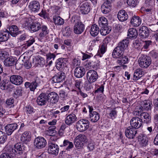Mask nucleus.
I'll return each mask as SVG.
<instances>
[{
    "label": "nucleus",
    "mask_w": 158,
    "mask_h": 158,
    "mask_svg": "<svg viewBox=\"0 0 158 158\" xmlns=\"http://www.w3.org/2000/svg\"><path fill=\"white\" fill-rule=\"evenodd\" d=\"M14 149L10 146H7L5 147V150H6L10 156L13 157L15 156L16 155L19 154L21 155L23 153V146L20 143H18L14 146Z\"/></svg>",
    "instance_id": "1"
},
{
    "label": "nucleus",
    "mask_w": 158,
    "mask_h": 158,
    "mask_svg": "<svg viewBox=\"0 0 158 158\" xmlns=\"http://www.w3.org/2000/svg\"><path fill=\"white\" fill-rule=\"evenodd\" d=\"M71 21L73 23L75 22L73 27V31L75 33L80 34L84 31L85 30L84 25L80 20H77L76 17H72Z\"/></svg>",
    "instance_id": "2"
},
{
    "label": "nucleus",
    "mask_w": 158,
    "mask_h": 158,
    "mask_svg": "<svg viewBox=\"0 0 158 158\" xmlns=\"http://www.w3.org/2000/svg\"><path fill=\"white\" fill-rule=\"evenodd\" d=\"M89 122L85 119H81L78 121L76 123L77 130L82 132L87 129L89 127Z\"/></svg>",
    "instance_id": "3"
},
{
    "label": "nucleus",
    "mask_w": 158,
    "mask_h": 158,
    "mask_svg": "<svg viewBox=\"0 0 158 158\" xmlns=\"http://www.w3.org/2000/svg\"><path fill=\"white\" fill-rule=\"evenodd\" d=\"M139 66L143 68H147L151 64V58L147 56L142 55L139 58Z\"/></svg>",
    "instance_id": "4"
},
{
    "label": "nucleus",
    "mask_w": 158,
    "mask_h": 158,
    "mask_svg": "<svg viewBox=\"0 0 158 158\" xmlns=\"http://www.w3.org/2000/svg\"><path fill=\"white\" fill-rule=\"evenodd\" d=\"M86 78L88 82V85H90L91 83L96 81L98 79L97 73L94 70H89L86 74Z\"/></svg>",
    "instance_id": "5"
},
{
    "label": "nucleus",
    "mask_w": 158,
    "mask_h": 158,
    "mask_svg": "<svg viewBox=\"0 0 158 158\" xmlns=\"http://www.w3.org/2000/svg\"><path fill=\"white\" fill-rule=\"evenodd\" d=\"M47 144L46 139L43 137H38L34 140V145L36 148L40 149L44 148Z\"/></svg>",
    "instance_id": "6"
},
{
    "label": "nucleus",
    "mask_w": 158,
    "mask_h": 158,
    "mask_svg": "<svg viewBox=\"0 0 158 158\" xmlns=\"http://www.w3.org/2000/svg\"><path fill=\"white\" fill-rule=\"evenodd\" d=\"M130 124L131 127L135 129L140 128L142 124V119L139 117H133L130 121Z\"/></svg>",
    "instance_id": "7"
},
{
    "label": "nucleus",
    "mask_w": 158,
    "mask_h": 158,
    "mask_svg": "<svg viewBox=\"0 0 158 158\" xmlns=\"http://www.w3.org/2000/svg\"><path fill=\"white\" fill-rule=\"evenodd\" d=\"M48 144V151L49 153L55 156L57 155L59 151V148L58 145L51 142H49Z\"/></svg>",
    "instance_id": "8"
},
{
    "label": "nucleus",
    "mask_w": 158,
    "mask_h": 158,
    "mask_svg": "<svg viewBox=\"0 0 158 158\" xmlns=\"http://www.w3.org/2000/svg\"><path fill=\"white\" fill-rule=\"evenodd\" d=\"M65 78V73L63 72H59L52 77V80L54 83H59L63 82Z\"/></svg>",
    "instance_id": "9"
},
{
    "label": "nucleus",
    "mask_w": 158,
    "mask_h": 158,
    "mask_svg": "<svg viewBox=\"0 0 158 158\" xmlns=\"http://www.w3.org/2000/svg\"><path fill=\"white\" fill-rule=\"evenodd\" d=\"M28 6L31 12L36 13L39 10L40 5L38 1L34 0L29 3Z\"/></svg>",
    "instance_id": "10"
},
{
    "label": "nucleus",
    "mask_w": 158,
    "mask_h": 158,
    "mask_svg": "<svg viewBox=\"0 0 158 158\" xmlns=\"http://www.w3.org/2000/svg\"><path fill=\"white\" fill-rule=\"evenodd\" d=\"M47 98V95L46 94L43 93L40 94L36 100L37 104L40 106L46 105L48 101Z\"/></svg>",
    "instance_id": "11"
},
{
    "label": "nucleus",
    "mask_w": 158,
    "mask_h": 158,
    "mask_svg": "<svg viewBox=\"0 0 158 158\" xmlns=\"http://www.w3.org/2000/svg\"><path fill=\"white\" fill-rule=\"evenodd\" d=\"M90 6L88 2L81 4L79 7L80 12L83 14H88L90 11Z\"/></svg>",
    "instance_id": "12"
},
{
    "label": "nucleus",
    "mask_w": 158,
    "mask_h": 158,
    "mask_svg": "<svg viewBox=\"0 0 158 158\" xmlns=\"http://www.w3.org/2000/svg\"><path fill=\"white\" fill-rule=\"evenodd\" d=\"M137 133V131L132 127H129L127 128L125 131L127 137L130 139H133Z\"/></svg>",
    "instance_id": "13"
},
{
    "label": "nucleus",
    "mask_w": 158,
    "mask_h": 158,
    "mask_svg": "<svg viewBox=\"0 0 158 158\" xmlns=\"http://www.w3.org/2000/svg\"><path fill=\"white\" fill-rule=\"evenodd\" d=\"M111 10V2L109 0H106L101 6V10L104 14L108 13Z\"/></svg>",
    "instance_id": "14"
},
{
    "label": "nucleus",
    "mask_w": 158,
    "mask_h": 158,
    "mask_svg": "<svg viewBox=\"0 0 158 158\" xmlns=\"http://www.w3.org/2000/svg\"><path fill=\"white\" fill-rule=\"evenodd\" d=\"M10 81L12 84L16 85H21L23 82L22 78L18 75L11 76L10 77Z\"/></svg>",
    "instance_id": "15"
},
{
    "label": "nucleus",
    "mask_w": 158,
    "mask_h": 158,
    "mask_svg": "<svg viewBox=\"0 0 158 158\" xmlns=\"http://www.w3.org/2000/svg\"><path fill=\"white\" fill-rule=\"evenodd\" d=\"M48 100L52 103H56L58 102L59 97L57 93L54 92H52L47 95Z\"/></svg>",
    "instance_id": "16"
},
{
    "label": "nucleus",
    "mask_w": 158,
    "mask_h": 158,
    "mask_svg": "<svg viewBox=\"0 0 158 158\" xmlns=\"http://www.w3.org/2000/svg\"><path fill=\"white\" fill-rule=\"evenodd\" d=\"M149 31L145 26H143L139 30V35L142 38L148 37L149 34Z\"/></svg>",
    "instance_id": "17"
},
{
    "label": "nucleus",
    "mask_w": 158,
    "mask_h": 158,
    "mask_svg": "<svg viewBox=\"0 0 158 158\" xmlns=\"http://www.w3.org/2000/svg\"><path fill=\"white\" fill-rule=\"evenodd\" d=\"M17 127L18 125L16 123L7 125L5 128L6 134L8 135H11L13 132L17 129Z\"/></svg>",
    "instance_id": "18"
},
{
    "label": "nucleus",
    "mask_w": 158,
    "mask_h": 158,
    "mask_svg": "<svg viewBox=\"0 0 158 158\" xmlns=\"http://www.w3.org/2000/svg\"><path fill=\"white\" fill-rule=\"evenodd\" d=\"M85 73V69L82 66H78L76 68L74 72V76L78 78L82 77Z\"/></svg>",
    "instance_id": "19"
},
{
    "label": "nucleus",
    "mask_w": 158,
    "mask_h": 158,
    "mask_svg": "<svg viewBox=\"0 0 158 158\" xmlns=\"http://www.w3.org/2000/svg\"><path fill=\"white\" fill-rule=\"evenodd\" d=\"M77 119V118L74 114H71L68 115L65 118V123L67 125H70L75 123Z\"/></svg>",
    "instance_id": "20"
},
{
    "label": "nucleus",
    "mask_w": 158,
    "mask_h": 158,
    "mask_svg": "<svg viewBox=\"0 0 158 158\" xmlns=\"http://www.w3.org/2000/svg\"><path fill=\"white\" fill-rule=\"evenodd\" d=\"M124 53V50L118 45L113 50L112 55L114 58H116L118 57V56L123 55Z\"/></svg>",
    "instance_id": "21"
},
{
    "label": "nucleus",
    "mask_w": 158,
    "mask_h": 158,
    "mask_svg": "<svg viewBox=\"0 0 158 158\" xmlns=\"http://www.w3.org/2000/svg\"><path fill=\"white\" fill-rule=\"evenodd\" d=\"M10 34L13 37H16L18 34H21V31H19V28L15 25H12L9 27Z\"/></svg>",
    "instance_id": "22"
},
{
    "label": "nucleus",
    "mask_w": 158,
    "mask_h": 158,
    "mask_svg": "<svg viewBox=\"0 0 158 158\" xmlns=\"http://www.w3.org/2000/svg\"><path fill=\"white\" fill-rule=\"evenodd\" d=\"M116 58H118L117 62L119 65H123L127 64L129 62L128 57L124 54Z\"/></svg>",
    "instance_id": "23"
},
{
    "label": "nucleus",
    "mask_w": 158,
    "mask_h": 158,
    "mask_svg": "<svg viewBox=\"0 0 158 158\" xmlns=\"http://www.w3.org/2000/svg\"><path fill=\"white\" fill-rule=\"evenodd\" d=\"M66 59L65 58H60L58 59L56 61V67L57 69L60 70L63 69L66 65L65 62Z\"/></svg>",
    "instance_id": "24"
},
{
    "label": "nucleus",
    "mask_w": 158,
    "mask_h": 158,
    "mask_svg": "<svg viewBox=\"0 0 158 158\" xmlns=\"http://www.w3.org/2000/svg\"><path fill=\"white\" fill-rule=\"evenodd\" d=\"M144 74V71L142 69H136L134 74L133 80L136 81L139 79Z\"/></svg>",
    "instance_id": "25"
},
{
    "label": "nucleus",
    "mask_w": 158,
    "mask_h": 158,
    "mask_svg": "<svg viewBox=\"0 0 158 158\" xmlns=\"http://www.w3.org/2000/svg\"><path fill=\"white\" fill-rule=\"evenodd\" d=\"M117 17L119 20L121 22L124 21L128 18L127 13L124 10H120L118 12Z\"/></svg>",
    "instance_id": "26"
},
{
    "label": "nucleus",
    "mask_w": 158,
    "mask_h": 158,
    "mask_svg": "<svg viewBox=\"0 0 158 158\" xmlns=\"http://www.w3.org/2000/svg\"><path fill=\"white\" fill-rule=\"evenodd\" d=\"M41 31L39 34L38 36L40 39H43L44 37L47 36L49 32V30L47 27L45 25L41 26Z\"/></svg>",
    "instance_id": "27"
},
{
    "label": "nucleus",
    "mask_w": 158,
    "mask_h": 158,
    "mask_svg": "<svg viewBox=\"0 0 158 158\" xmlns=\"http://www.w3.org/2000/svg\"><path fill=\"white\" fill-rule=\"evenodd\" d=\"M89 120L92 123L97 122L100 118V115L96 111H93L89 114Z\"/></svg>",
    "instance_id": "28"
},
{
    "label": "nucleus",
    "mask_w": 158,
    "mask_h": 158,
    "mask_svg": "<svg viewBox=\"0 0 158 158\" xmlns=\"http://www.w3.org/2000/svg\"><path fill=\"white\" fill-rule=\"evenodd\" d=\"M131 23L133 26L138 27L141 23V19L139 17L134 15L131 19Z\"/></svg>",
    "instance_id": "29"
},
{
    "label": "nucleus",
    "mask_w": 158,
    "mask_h": 158,
    "mask_svg": "<svg viewBox=\"0 0 158 158\" xmlns=\"http://www.w3.org/2000/svg\"><path fill=\"white\" fill-rule=\"evenodd\" d=\"M138 140L142 147H145L148 144L147 138L144 135L141 134L139 135L138 137Z\"/></svg>",
    "instance_id": "30"
},
{
    "label": "nucleus",
    "mask_w": 158,
    "mask_h": 158,
    "mask_svg": "<svg viewBox=\"0 0 158 158\" xmlns=\"http://www.w3.org/2000/svg\"><path fill=\"white\" fill-rule=\"evenodd\" d=\"M56 55L54 53L48 52L46 54V61L48 64L50 65L54 61Z\"/></svg>",
    "instance_id": "31"
},
{
    "label": "nucleus",
    "mask_w": 158,
    "mask_h": 158,
    "mask_svg": "<svg viewBox=\"0 0 158 158\" xmlns=\"http://www.w3.org/2000/svg\"><path fill=\"white\" fill-rule=\"evenodd\" d=\"M20 139L23 143L29 141L31 139V134L29 131H26L22 134Z\"/></svg>",
    "instance_id": "32"
},
{
    "label": "nucleus",
    "mask_w": 158,
    "mask_h": 158,
    "mask_svg": "<svg viewBox=\"0 0 158 158\" xmlns=\"http://www.w3.org/2000/svg\"><path fill=\"white\" fill-rule=\"evenodd\" d=\"M10 36L8 31H0V42H5L8 40Z\"/></svg>",
    "instance_id": "33"
},
{
    "label": "nucleus",
    "mask_w": 158,
    "mask_h": 158,
    "mask_svg": "<svg viewBox=\"0 0 158 158\" xmlns=\"http://www.w3.org/2000/svg\"><path fill=\"white\" fill-rule=\"evenodd\" d=\"M107 49V44L106 43H103L100 46L96 56L102 57L105 52Z\"/></svg>",
    "instance_id": "34"
},
{
    "label": "nucleus",
    "mask_w": 158,
    "mask_h": 158,
    "mask_svg": "<svg viewBox=\"0 0 158 158\" xmlns=\"http://www.w3.org/2000/svg\"><path fill=\"white\" fill-rule=\"evenodd\" d=\"M99 31L100 30L98 26L94 24L91 26L90 33L92 36H95L98 34Z\"/></svg>",
    "instance_id": "35"
},
{
    "label": "nucleus",
    "mask_w": 158,
    "mask_h": 158,
    "mask_svg": "<svg viewBox=\"0 0 158 158\" xmlns=\"http://www.w3.org/2000/svg\"><path fill=\"white\" fill-rule=\"evenodd\" d=\"M130 39H135L138 35V32L135 28H131L129 29L127 34Z\"/></svg>",
    "instance_id": "36"
},
{
    "label": "nucleus",
    "mask_w": 158,
    "mask_h": 158,
    "mask_svg": "<svg viewBox=\"0 0 158 158\" xmlns=\"http://www.w3.org/2000/svg\"><path fill=\"white\" fill-rule=\"evenodd\" d=\"M15 60L12 57L7 58L4 61V65L7 66H10L14 65L15 64Z\"/></svg>",
    "instance_id": "37"
},
{
    "label": "nucleus",
    "mask_w": 158,
    "mask_h": 158,
    "mask_svg": "<svg viewBox=\"0 0 158 158\" xmlns=\"http://www.w3.org/2000/svg\"><path fill=\"white\" fill-rule=\"evenodd\" d=\"M37 83L36 81H32L31 83L26 82L25 83V86L27 88H29L31 91H34L36 89L37 86Z\"/></svg>",
    "instance_id": "38"
},
{
    "label": "nucleus",
    "mask_w": 158,
    "mask_h": 158,
    "mask_svg": "<svg viewBox=\"0 0 158 158\" xmlns=\"http://www.w3.org/2000/svg\"><path fill=\"white\" fill-rule=\"evenodd\" d=\"M41 27V25L39 22L33 23L31 25V30L33 32H36L40 30Z\"/></svg>",
    "instance_id": "39"
},
{
    "label": "nucleus",
    "mask_w": 158,
    "mask_h": 158,
    "mask_svg": "<svg viewBox=\"0 0 158 158\" xmlns=\"http://www.w3.org/2000/svg\"><path fill=\"white\" fill-rule=\"evenodd\" d=\"M152 106L151 102L149 101H145L141 104V108H142L143 110H148L151 109Z\"/></svg>",
    "instance_id": "40"
},
{
    "label": "nucleus",
    "mask_w": 158,
    "mask_h": 158,
    "mask_svg": "<svg viewBox=\"0 0 158 158\" xmlns=\"http://www.w3.org/2000/svg\"><path fill=\"white\" fill-rule=\"evenodd\" d=\"M53 20L56 25H61L64 23V20L60 16H54L53 17Z\"/></svg>",
    "instance_id": "41"
},
{
    "label": "nucleus",
    "mask_w": 158,
    "mask_h": 158,
    "mask_svg": "<svg viewBox=\"0 0 158 158\" xmlns=\"http://www.w3.org/2000/svg\"><path fill=\"white\" fill-rule=\"evenodd\" d=\"M98 24L100 27H101L107 26L108 25L107 19L104 17H101L98 20Z\"/></svg>",
    "instance_id": "42"
},
{
    "label": "nucleus",
    "mask_w": 158,
    "mask_h": 158,
    "mask_svg": "<svg viewBox=\"0 0 158 158\" xmlns=\"http://www.w3.org/2000/svg\"><path fill=\"white\" fill-rule=\"evenodd\" d=\"M141 119H144L143 121L144 123H147L150 122L151 121V117L150 116L149 114L147 112H143L142 113V114H141Z\"/></svg>",
    "instance_id": "43"
},
{
    "label": "nucleus",
    "mask_w": 158,
    "mask_h": 158,
    "mask_svg": "<svg viewBox=\"0 0 158 158\" xmlns=\"http://www.w3.org/2000/svg\"><path fill=\"white\" fill-rule=\"evenodd\" d=\"M129 43V40L125 39L119 42L118 44V46L120 47L124 50L127 47Z\"/></svg>",
    "instance_id": "44"
},
{
    "label": "nucleus",
    "mask_w": 158,
    "mask_h": 158,
    "mask_svg": "<svg viewBox=\"0 0 158 158\" xmlns=\"http://www.w3.org/2000/svg\"><path fill=\"white\" fill-rule=\"evenodd\" d=\"M66 147V149L69 151L70 149L73 147V144L72 142L69 141L68 140L64 139L63 141V146ZM62 147V146H61Z\"/></svg>",
    "instance_id": "45"
},
{
    "label": "nucleus",
    "mask_w": 158,
    "mask_h": 158,
    "mask_svg": "<svg viewBox=\"0 0 158 158\" xmlns=\"http://www.w3.org/2000/svg\"><path fill=\"white\" fill-rule=\"evenodd\" d=\"M111 30V29L110 27L107 26L105 27H101L100 32L101 35L105 36L110 32Z\"/></svg>",
    "instance_id": "46"
},
{
    "label": "nucleus",
    "mask_w": 158,
    "mask_h": 158,
    "mask_svg": "<svg viewBox=\"0 0 158 158\" xmlns=\"http://www.w3.org/2000/svg\"><path fill=\"white\" fill-rule=\"evenodd\" d=\"M76 139L84 143H86L87 141L86 137L84 135L80 134L78 135L75 138Z\"/></svg>",
    "instance_id": "47"
},
{
    "label": "nucleus",
    "mask_w": 158,
    "mask_h": 158,
    "mask_svg": "<svg viewBox=\"0 0 158 158\" xmlns=\"http://www.w3.org/2000/svg\"><path fill=\"white\" fill-rule=\"evenodd\" d=\"M7 139V137L4 132L0 130V143H4Z\"/></svg>",
    "instance_id": "48"
},
{
    "label": "nucleus",
    "mask_w": 158,
    "mask_h": 158,
    "mask_svg": "<svg viewBox=\"0 0 158 158\" xmlns=\"http://www.w3.org/2000/svg\"><path fill=\"white\" fill-rule=\"evenodd\" d=\"M75 146L78 149H81L83 146V143L75 138L74 143Z\"/></svg>",
    "instance_id": "49"
},
{
    "label": "nucleus",
    "mask_w": 158,
    "mask_h": 158,
    "mask_svg": "<svg viewBox=\"0 0 158 158\" xmlns=\"http://www.w3.org/2000/svg\"><path fill=\"white\" fill-rule=\"evenodd\" d=\"M25 109V112L27 114H31L34 112V109L31 106H26Z\"/></svg>",
    "instance_id": "50"
},
{
    "label": "nucleus",
    "mask_w": 158,
    "mask_h": 158,
    "mask_svg": "<svg viewBox=\"0 0 158 158\" xmlns=\"http://www.w3.org/2000/svg\"><path fill=\"white\" fill-rule=\"evenodd\" d=\"M127 2L129 5L135 7L137 4L138 2L137 0H127Z\"/></svg>",
    "instance_id": "51"
},
{
    "label": "nucleus",
    "mask_w": 158,
    "mask_h": 158,
    "mask_svg": "<svg viewBox=\"0 0 158 158\" xmlns=\"http://www.w3.org/2000/svg\"><path fill=\"white\" fill-rule=\"evenodd\" d=\"M87 148L89 151H93L95 148V144L93 141H90L88 142Z\"/></svg>",
    "instance_id": "52"
},
{
    "label": "nucleus",
    "mask_w": 158,
    "mask_h": 158,
    "mask_svg": "<svg viewBox=\"0 0 158 158\" xmlns=\"http://www.w3.org/2000/svg\"><path fill=\"white\" fill-rule=\"evenodd\" d=\"M117 114V111L115 109H114L110 111L109 114V115L110 117V118L114 119L116 118Z\"/></svg>",
    "instance_id": "53"
},
{
    "label": "nucleus",
    "mask_w": 158,
    "mask_h": 158,
    "mask_svg": "<svg viewBox=\"0 0 158 158\" xmlns=\"http://www.w3.org/2000/svg\"><path fill=\"white\" fill-rule=\"evenodd\" d=\"M22 93V88L21 87L17 88L14 91L15 94L18 96H21Z\"/></svg>",
    "instance_id": "54"
},
{
    "label": "nucleus",
    "mask_w": 158,
    "mask_h": 158,
    "mask_svg": "<svg viewBox=\"0 0 158 158\" xmlns=\"http://www.w3.org/2000/svg\"><path fill=\"white\" fill-rule=\"evenodd\" d=\"M69 108L70 106L69 105L61 107L60 109V113H67L69 111Z\"/></svg>",
    "instance_id": "55"
},
{
    "label": "nucleus",
    "mask_w": 158,
    "mask_h": 158,
    "mask_svg": "<svg viewBox=\"0 0 158 158\" xmlns=\"http://www.w3.org/2000/svg\"><path fill=\"white\" fill-rule=\"evenodd\" d=\"M144 44L143 48L145 49H147L148 47L152 44V41L151 40H146L143 42Z\"/></svg>",
    "instance_id": "56"
},
{
    "label": "nucleus",
    "mask_w": 158,
    "mask_h": 158,
    "mask_svg": "<svg viewBox=\"0 0 158 158\" xmlns=\"http://www.w3.org/2000/svg\"><path fill=\"white\" fill-rule=\"evenodd\" d=\"M96 40H93L89 42L88 44L89 50H92L94 47L96 45Z\"/></svg>",
    "instance_id": "57"
},
{
    "label": "nucleus",
    "mask_w": 158,
    "mask_h": 158,
    "mask_svg": "<svg viewBox=\"0 0 158 158\" xmlns=\"http://www.w3.org/2000/svg\"><path fill=\"white\" fill-rule=\"evenodd\" d=\"M7 54L6 52L0 51V59L3 60L7 57Z\"/></svg>",
    "instance_id": "58"
},
{
    "label": "nucleus",
    "mask_w": 158,
    "mask_h": 158,
    "mask_svg": "<svg viewBox=\"0 0 158 158\" xmlns=\"http://www.w3.org/2000/svg\"><path fill=\"white\" fill-rule=\"evenodd\" d=\"M38 63L40 65H43L45 64V60L42 57H40L38 59Z\"/></svg>",
    "instance_id": "59"
},
{
    "label": "nucleus",
    "mask_w": 158,
    "mask_h": 158,
    "mask_svg": "<svg viewBox=\"0 0 158 158\" xmlns=\"http://www.w3.org/2000/svg\"><path fill=\"white\" fill-rule=\"evenodd\" d=\"M27 36V35L26 33L23 34L19 37V40L20 41H23L26 39Z\"/></svg>",
    "instance_id": "60"
},
{
    "label": "nucleus",
    "mask_w": 158,
    "mask_h": 158,
    "mask_svg": "<svg viewBox=\"0 0 158 158\" xmlns=\"http://www.w3.org/2000/svg\"><path fill=\"white\" fill-rule=\"evenodd\" d=\"M151 55L155 58H157L158 57V53L157 52L153 50L150 52Z\"/></svg>",
    "instance_id": "61"
},
{
    "label": "nucleus",
    "mask_w": 158,
    "mask_h": 158,
    "mask_svg": "<svg viewBox=\"0 0 158 158\" xmlns=\"http://www.w3.org/2000/svg\"><path fill=\"white\" fill-rule=\"evenodd\" d=\"M104 87L102 85L100 86L99 88H98L97 89L95 90L94 92L95 93H102L104 91Z\"/></svg>",
    "instance_id": "62"
},
{
    "label": "nucleus",
    "mask_w": 158,
    "mask_h": 158,
    "mask_svg": "<svg viewBox=\"0 0 158 158\" xmlns=\"http://www.w3.org/2000/svg\"><path fill=\"white\" fill-rule=\"evenodd\" d=\"M24 66L27 69H29L31 66V63L29 61H27L24 63Z\"/></svg>",
    "instance_id": "63"
},
{
    "label": "nucleus",
    "mask_w": 158,
    "mask_h": 158,
    "mask_svg": "<svg viewBox=\"0 0 158 158\" xmlns=\"http://www.w3.org/2000/svg\"><path fill=\"white\" fill-rule=\"evenodd\" d=\"M0 158H11L9 155L7 153L2 154L0 156Z\"/></svg>",
    "instance_id": "64"
}]
</instances>
